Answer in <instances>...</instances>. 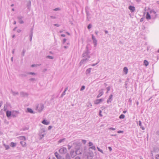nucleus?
Segmentation results:
<instances>
[{
    "label": "nucleus",
    "mask_w": 159,
    "mask_h": 159,
    "mask_svg": "<svg viewBox=\"0 0 159 159\" xmlns=\"http://www.w3.org/2000/svg\"><path fill=\"white\" fill-rule=\"evenodd\" d=\"M50 17L51 18L53 19H55L56 18V17L54 16H50Z\"/></svg>",
    "instance_id": "57"
},
{
    "label": "nucleus",
    "mask_w": 159,
    "mask_h": 159,
    "mask_svg": "<svg viewBox=\"0 0 159 159\" xmlns=\"http://www.w3.org/2000/svg\"><path fill=\"white\" fill-rule=\"evenodd\" d=\"M17 19L19 20V22L20 24H23L24 21L22 20V19L23 18V17L21 16H19L17 17Z\"/></svg>",
    "instance_id": "12"
},
{
    "label": "nucleus",
    "mask_w": 159,
    "mask_h": 159,
    "mask_svg": "<svg viewBox=\"0 0 159 159\" xmlns=\"http://www.w3.org/2000/svg\"><path fill=\"white\" fill-rule=\"evenodd\" d=\"M20 95L22 97H24L28 96V94L24 92H20Z\"/></svg>",
    "instance_id": "11"
},
{
    "label": "nucleus",
    "mask_w": 159,
    "mask_h": 159,
    "mask_svg": "<svg viewBox=\"0 0 159 159\" xmlns=\"http://www.w3.org/2000/svg\"><path fill=\"white\" fill-rule=\"evenodd\" d=\"M98 64V63H97L95 64H92L91 65V66H96L97 64Z\"/></svg>",
    "instance_id": "59"
},
{
    "label": "nucleus",
    "mask_w": 159,
    "mask_h": 159,
    "mask_svg": "<svg viewBox=\"0 0 159 159\" xmlns=\"http://www.w3.org/2000/svg\"><path fill=\"white\" fill-rule=\"evenodd\" d=\"M92 39L94 45V46L96 47L97 44V40L93 34H92Z\"/></svg>",
    "instance_id": "8"
},
{
    "label": "nucleus",
    "mask_w": 159,
    "mask_h": 159,
    "mask_svg": "<svg viewBox=\"0 0 159 159\" xmlns=\"http://www.w3.org/2000/svg\"><path fill=\"white\" fill-rule=\"evenodd\" d=\"M151 16L149 14V12H148L147 13L146 15V18L148 20L151 19Z\"/></svg>",
    "instance_id": "25"
},
{
    "label": "nucleus",
    "mask_w": 159,
    "mask_h": 159,
    "mask_svg": "<svg viewBox=\"0 0 159 159\" xmlns=\"http://www.w3.org/2000/svg\"><path fill=\"white\" fill-rule=\"evenodd\" d=\"M99 93L98 95L97 96V98H99L103 94V89H102L100 90H99Z\"/></svg>",
    "instance_id": "16"
},
{
    "label": "nucleus",
    "mask_w": 159,
    "mask_h": 159,
    "mask_svg": "<svg viewBox=\"0 0 159 159\" xmlns=\"http://www.w3.org/2000/svg\"><path fill=\"white\" fill-rule=\"evenodd\" d=\"M19 113V112L18 111H12V116L14 118L15 117L18 116Z\"/></svg>",
    "instance_id": "10"
},
{
    "label": "nucleus",
    "mask_w": 159,
    "mask_h": 159,
    "mask_svg": "<svg viewBox=\"0 0 159 159\" xmlns=\"http://www.w3.org/2000/svg\"><path fill=\"white\" fill-rule=\"evenodd\" d=\"M111 87L110 86H108L107 87V91H109L110 90Z\"/></svg>",
    "instance_id": "52"
},
{
    "label": "nucleus",
    "mask_w": 159,
    "mask_h": 159,
    "mask_svg": "<svg viewBox=\"0 0 159 159\" xmlns=\"http://www.w3.org/2000/svg\"><path fill=\"white\" fill-rule=\"evenodd\" d=\"M54 26H56L57 27H59V25L58 24H54Z\"/></svg>",
    "instance_id": "61"
},
{
    "label": "nucleus",
    "mask_w": 159,
    "mask_h": 159,
    "mask_svg": "<svg viewBox=\"0 0 159 159\" xmlns=\"http://www.w3.org/2000/svg\"><path fill=\"white\" fill-rule=\"evenodd\" d=\"M93 143H92L90 142V148H91L93 150H95L96 148L95 146H93Z\"/></svg>",
    "instance_id": "21"
},
{
    "label": "nucleus",
    "mask_w": 159,
    "mask_h": 159,
    "mask_svg": "<svg viewBox=\"0 0 159 159\" xmlns=\"http://www.w3.org/2000/svg\"><path fill=\"white\" fill-rule=\"evenodd\" d=\"M123 131H121V130H120V131H117V133H123Z\"/></svg>",
    "instance_id": "56"
},
{
    "label": "nucleus",
    "mask_w": 159,
    "mask_h": 159,
    "mask_svg": "<svg viewBox=\"0 0 159 159\" xmlns=\"http://www.w3.org/2000/svg\"><path fill=\"white\" fill-rule=\"evenodd\" d=\"M59 10V8H56L55 9H54V11H58Z\"/></svg>",
    "instance_id": "58"
},
{
    "label": "nucleus",
    "mask_w": 159,
    "mask_h": 159,
    "mask_svg": "<svg viewBox=\"0 0 159 159\" xmlns=\"http://www.w3.org/2000/svg\"><path fill=\"white\" fill-rule=\"evenodd\" d=\"M128 68L126 67H125L123 70V71L125 73V74H127L128 72Z\"/></svg>",
    "instance_id": "22"
},
{
    "label": "nucleus",
    "mask_w": 159,
    "mask_h": 159,
    "mask_svg": "<svg viewBox=\"0 0 159 159\" xmlns=\"http://www.w3.org/2000/svg\"><path fill=\"white\" fill-rule=\"evenodd\" d=\"M6 114L7 117L9 118L11 116H12V111L8 110L7 111H6Z\"/></svg>",
    "instance_id": "13"
},
{
    "label": "nucleus",
    "mask_w": 159,
    "mask_h": 159,
    "mask_svg": "<svg viewBox=\"0 0 159 159\" xmlns=\"http://www.w3.org/2000/svg\"><path fill=\"white\" fill-rule=\"evenodd\" d=\"M21 30H20V29L18 30L17 31V32L18 33H20L21 32Z\"/></svg>",
    "instance_id": "60"
},
{
    "label": "nucleus",
    "mask_w": 159,
    "mask_h": 159,
    "mask_svg": "<svg viewBox=\"0 0 159 159\" xmlns=\"http://www.w3.org/2000/svg\"><path fill=\"white\" fill-rule=\"evenodd\" d=\"M33 27L31 28L30 31L29 37L30 42H31L32 41V38L33 36Z\"/></svg>",
    "instance_id": "7"
},
{
    "label": "nucleus",
    "mask_w": 159,
    "mask_h": 159,
    "mask_svg": "<svg viewBox=\"0 0 159 159\" xmlns=\"http://www.w3.org/2000/svg\"><path fill=\"white\" fill-rule=\"evenodd\" d=\"M46 58L52 59H53V57L52 56H48L46 57Z\"/></svg>",
    "instance_id": "39"
},
{
    "label": "nucleus",
    "mask_w": 159,
    "mask_h": 159,
    "mask_svg": "<svg viewBox=\"0 0 159 159\" xmlns=\"http://www.w3.org/2000/svg\"><path fill=\"white\" fill-rule=\"evenodd\" d=\"M19 139L22 140H26V138L24 136H21L19 137Z\"/></svg>",
    "instance_id": "28"
},
{
    "label": "nucleus",
    "mask_w": 159,
    "mask_h": 159,
    "mask_svg": "<svg viewBox=\"0 0 159 159\" xmlns=\"http://www.w3.org/2000/svg\"><path fill=\"white\" fill-rule=\"evenodd\" d=\"M88 7H85V10L87 16V19L89 21V11H88Z\"/></svg>",
    "instance_id": "17"
},
{
    "label": "nucleus",
    "mask_w": 159,
    "mask_h": 159,
    "mask_svg": "<svg viewBox=\"0 0 159 159\" xmlns=\"http://www.w3.org/2000/svg\"><path fill=\"white\" fill-rule=\"evenodd\" d=\"M67 151V150L66 148H65L63 147V148H60L59 150V151L60 153L61 154H63L66 153Z\"/></svg>",
    "instance_id": "6"
},
{
    "label": "nucleus",
    "mask_w": 159,
    "mask_h": 159,
    "mask_svg": "<svg viewBox=\"0 0 159 159\" xmlns=\"http://www.w3.org/2000/svg\"><path fill=\"white\" fill-rule=\"evenodd\" d=\"M52 128V125H50L48 126V129L50 130Z\"/></svg>",
    "instance_id": "50"
},
{
    "label": "nucleus",
    "mask_w": 159,
    "mask_h": 159,
    "mask_svg": "<svg viewBox=\"0 0 159 159\" xmlns=\"http://www.w3.org/2000/svg\"><path fill=\"white\" fill-rule=\"evenodd\" d=\"M139 125L143 130H144L145 129L144 127L142 125V122L140 120L139 121Z\"/></svg>",
    "instance_id": "26"
},
{
    "label": "nucleus",
    "mask_w": 159,
    "mask_h": 159,
    "mask_svg": "<svg viewBox=\"0 0 159 159\" xmlns=\"http://www.w3.org/2000/svg\"><path fill=\"white\" fill-rule=\"evenodd\" d=\"M27 111L30 113H34V111L31 108H28L27 109Z\"/></svg>",
    "instance_id": "24"
},
{
    "label": "nucleus",
    "mask_w": 159,
    "mask_h": 159,
    "mask_svg": "<svg viewBox=\"0 0 159 159\" xmlns=\"http://www.w3.org/2000/svg\"><path fill=\"white\" fill-rule=\"evenodd\" d=\"M113 95L111 94L109 97L108 98L107 100V102L108 103L109 102H111L112 100Z\"/></svg>",
    "instance_id": "14"
},
{
    "label": "nucleus",
    "mask_w": 159,
    "mask_h": 159,
    "mask_svg": "<svg viewBox=\"0 0 159 159\" xmlns=\"http://www.w3.org/2000/svg\"><path fill=\"white\" fill-rule=\"evenodd\" d=\"M104 100V99L103 98L100 99H97L94 102L95 104H98L102 102Z\"/></svg>",
    "instance_id": "9"
},
{
    "label": "nucleus",
    "mask_w": 159,
    "mask_h": 159,
    "mask_svg": "<svg viewBox=\"0 0 159 159\" xmlns=\"http://www.w3.org/2000/svg\"><path fill=\"white\" fill-rule=\"evenodd\" d=\"M128 81H126L125 83V88L126 89H127V84H128Z\"/></svg>",
    "instance_id": "45"
},
{
    "label": "nucleus",
    "mask_w": 159,
    "mask_h": 159,
    "mask_svg": "<svg viewBox=\"0 0 159 159\" xmlns=\"http://www.w3.org/2000/svg\"><path fill=\"white\" fill-rule=\"evenodd\" d=\"M85 88V86H84V85H83L81 89H80V91H82L83 90H84Z\"/></svg>",
    "instance_id": "44"
},
{
    "label": "nucleus",
    "mask_w": 159,
    "mask_h": 159,
    "mask_svg": "<svg viewBox=\"0 0 159 159\" xmlns=\"http://www.w3.org/2000/svg\"><path fill=\"white\" fill-rule=\"evenodd\" d=\"M20 143L24 147H25L26 146V143L24 141L20 142Z\"/></svg>",
    "instance_id": "31"
},
{
    "label": "nucleus",
    "mask_w": 159,
    "mask_h": 159,
    "mask_svg": "<svg viewBox=\"0 0 159 159\" xmlns=\"http://www.w3.org/2000/svg\"><path fill=\"white\" fill-rule=\"evenodd\" d=\"M55 155L57 159H62V157L58 154L57 152H55Z\"/></svg>",
    "instance_id": "15"
},
{
    "label": "nucleus",
    "mask_w": 159,
    "mask_h": 159,
    "mask_svg": "<svg viewBox=\"0 0 159 159\" xmlns=\"http://www.w3.org/2000/svg\"><path fill=\"white\" fill-rule=\"evenodd\" d=\"M93 153L92 152L90 151V157H93Z\"/></svg>",
    "instance_id": "48"
},
{
    "label": "nucleus",
    "mask_w": 159,
    "mask_h": 159,
    "mask_svg": "<svg viewBox=\"0 0 159 159\" xmlns=\"http://www.w3.org/2000/svg\"><path fill=\"white\" fill-rule=\"evenodd\" d=\"M29 129V127H24L22 129H21V130H23V131H25L26 130L28 129Z\"/></svg>",
    "instance_id": "36"
},
{
    "label": "nucleus",
    "mask_w": 159,
    "mask_h": 159,
    "mask_svg": "<svg viewBox=\"0 0 159 159\" xmlns=\"http://www.w3.org/2000/svg\"><path fill=\"white\" fill-rule=\"evenodd\" d=\"M20 75L22 77H26L27 75L25 74H22Z\"/></svg>",
    "instance_id": "40"
},
{
    "label": "nucleus",
    "mask_w": 159,
    "mask_h": 159,
    "mask_svg": "<svg viewBox=\"0 0 159 159\" xmlns=\"http://www.w3.org/2000/svg\"><path fill=\"white\" fill-rule=\"evenodd\" d=\"M108 148L109 149V151L111 152V151L112 150V148L111 147H108Z\"/></svg>",
    "instance_id": "55"
},
{
    "label": "nucleus",
    "mask_w": 159,
    "mask_h": 159,
    "mask_svg": "<svg viewBox=\"0 0 159 159\" xmlns=\"http://www.w3.org/2000/svg\"><path fill=\"white\" fill-rule=\"evenodd\" d=\"M12 93L14 95H16L18 94V93L17 92H14L13 91H12Z\"/></svg>",
    "instance_id": "38"
},
{
    "label": "nucleus",
    "mask_w": 159,
    "mask_h": 159,
    "mask_svg": "<svg viewBox=\"0 0 159 159\" xmlns=\"http://www.w3.org/2000/svg\"><path fill=\"white\" fill-rule=\"evenodd\" d=\"M82 141L83 143L84 144H85L86 143V141L85 140H82Z\"/></svg>",
    "instance_id": "54"
},
{
    "label": "nucleus",
    "mask_w": 159,
    "mask_h": 159,
    "mask_svg": "<svg viewBox=\"0 0 159 159\" xmlns=\"http://www.w3.org/2000/svg\"><path fill=\"white\" fill-rule=\"evenodd\" d=\"M66 40V39H63V41H62V43H65Z\"/></svg>",
    "instance_id": "53"
},
{
    "label": "nucleus",
    "mask_w": 159,
    "mask_h": 159,
    "mask_svg": "<svg viewBox=\"0 0 159 159\" xmlns=\"http://www.w3.org/2000/svg\"><path fill=\"white\" fill-rule=\"evenodd\" d=\"M25 52H26V50L25 49H23L22 52L21 54V56L22 57H24L25 56Z\"/></svg>",
    "instance_id": "35"
},
{
    "label": "nucleus",
    "mask_w": 159,
    "mask_h": 159,
    "mask_svg": "<svg viewBox=\"0 0 159 159\" xmlns=\"http://www.w3.org/2000/svg\"><path fill=\"white\" fill-rule=\"evenodd\" d=\"M74 153V151L73 150H71L70 152V154L71 156L73 157H74V156L73 155V153Z\"/></svg>",
    "instance_id": "32"
},
{
    "label": "nucleus",
    "mask_w": 159,
    "mask_h": 159,
    "mask_svg": "<svg viewBox=\"0 0 159 159\" xmlns=\"http://www.w3.org/2000/svg\"><path fill=\"white\" fill-rule=\"evenodd\" d=\"M150 13L151 14H153L154 15V17L155 18H156L157 16V15L156 14V12L153 10H152L151 11H150Z\"/></svg>",
    "instance_id": "19"
},
{
    "label": "nucleus",
    "mask_w": 159,
    "mask_h": 159,
    "mask_svg": "<svg viewBox=\"0 0 159 159\" xmlns=\"http://www.w3.org/2000/svg\"><path fill=\"white\" fill-rule=\"evenodd\" d=\"M72 147V145H70L69 144L68 145V148L69 150H70Z\"/></svg>",
    "instance_id": "47"
},
{
    "label": "nucleus",
    "mask_w": 159,
    "mask_h": 159,
    "mask_svg": "<svg viewBox=\"0 0 159 159\" xmlns=\"http://www.w3.org/2000/svg\"><path fill=\"white\" fill-rule=\"evenodd\" d=\"M125 117V116L123 114H121L119 117V118L120 119H123Z\"/></svg>",
    "instance_id": "34"
},
{
    "label": "nucleus",
    "mask_w": 159,
    "mask_h": 159,
    "mask_svg": "<svg viewBox=\"0 0 159 159\" xmlns=\"http://www.w3.org/2000/svg\"><path fill=\"white\" fill-rule=\"evenodd\" d=\"M66 159H70V156H68V157L67 156L66 157Z\"/></svg>",
    "instance_id": "62"
},
{
    "label": "nucleus",
    "mask_w": 159,
    "mask_h": 159,
    "mask_svg": "<svg viewBox=\"0 0 159 159\" xmlns=\"http://www.w3.org/2000/svg\"><path fill=\"white\" fill-rule=\"evenodd\" d=\"M97 148L98 149V150L100 152H101L102 153H103V151H102V150L100 149V148H98V147H97Z\"/></svg>",
    "instance_id": "42"
},
{
    "label": "nucleus",
    "mask_w": 159,
    "mask_h": 159,
    "mask_svg": "<svg viewBox=\"0 0 159 159\" xmlns=\"http://www.w3.org/2000/svg\"><path fill=\"white\" fill-rule=\"evenodd\" d=\"M3 146L5 148L6 150H8L9 149L10 147L8 145H6L4 143L3 144Z\"/></svg>",
    "instance_id": "29"
},
{
    "label": "nucleus",
    "mask_w": 159,
    "mask_h": 159,
    "mask_svg": "<svg viewBox=\"0 0 159 159\" xmlns=\"http://www.w3.org/2000/svg\"><path fill=\"white\" fill-rule=\"evenodd\" d=\"M66 140L65 138H63L62 139H60L58 141V143H61L63 142H64Z\"/></svg>",
    "instance_id": "33"
},
{
    "label": "nucleus",
    "mask_w": 159,
    "mask_h": 159,
    "mask_svg": "<svg viewBox=\"0 0 159 159\" xmlns=\"http://www.w3.org/2000/svg\"><path fill=\"white\" fill-rule=\"evenodd\" d=\"M156 159H159V155H158L156 157Z\"/></svg>",
    "instance_id": "64"
},
{
    "label": "nucleus",
    "mask_w": 159,
    "mask_h": 159,
    "mask_svg": "<svg viewBox=\"0 0 159 159\" xmlns=\"http://www.w3.org/2000/svg\"><path fill=\"white\" fill-rule=\"evenodd\" d=\"M45 130L44 129H41L40 131V139H42L44 136Z\"/></svg>",
    "instance_id": "5"
},
{
    "label": "nucleus",
    "mask_w": 159,
    "mask_h": 159,
    "mask_svg": "<svg viewBox=\"0 0 159 159\" xmlns=\"http://www.w3.org/2000/svg\"><path fill=\"white\" fill-rule=\"evenodd\" d=\"M27 74L32 75H36L35 73L34 72H27Z\"/></svg>",
    "instance_id": "37"
},
{
    "label": "nucleus",
    "mask_w": 159,
    "mask_h": 159,
    "mask_svg": "<svg viewBox=\"0 0 159 159\" xmlns=\"http://www.w3.org/2000/svg\"><path fill=\"white\" fill-rule=\"evenodd\" d=\"M16 145V143L13 142H11L10 144V146L12 147H14Z\"/></svg>",
    "instance_id": "27"
},
{
    "label": "nucleus",
    "mask_w": 159,
    "mask_h": 159,
    "mask_svg": "<svg viewBox=\"0 0 159 159\" xmlns=\"http://www.w3.org/2000/svg\"><path fill=\"white\" fill-rule=\"evenodd\" d=\"M99 115L100 116H102V111L101 110H99Z\"/></svg>",
    "instance_id": "51"
},
{
    "label": "nucleus",
    "mask_w": 159,
    "mask_h": 159,
    "mask_svg": "<svg viewBox=\"0 0 159 159\" xmlns=\"http://www.w3.org/2000/svg\"><path fill=\"white\" fill-rule=\"evenodd\" d=\"M75 159H80V158L79 157H76Z\"/></svg>",
    "instance_id": "63"
},
{
    "label": "nucleus",
    "mask_w": 159,
    "mask_h": 159,
    "mask_svg": "<svg viewBox=\"0 0 159 159\" xmlns=\"http://www.w3.org/2000/svg\"><path fill=\"white\" fill-rule=\"evenodd\" d=\"M143 64H144V65H145L146 66H147L148 65L149 63H148V62L146 60H145L144 61Z\"/></svg>",
    "instance_id": "30"
},
{
    "label": "nucleus",
    "mask_w": 159,
    "mask_h": 159,
    "mask_svg": "<svg viewBox=\"0 0 159 159\" xmlns=\"http://www.w3.org/2000/svg\"><path fill=\"white\" fill-rule=\"evenodd\" d=\"M44 108L43 104L41 103L37 107V109L39 112H41Z\"/></svg>",
    "instance_id": "4"
},
{
    "label": "nucleus",
    "mask_w": 159,
    "mask_h": 159,
    "mask_svg": "<svg viewBox=\"0 0 159 159\" xmlns=\"http://www.w3.org/2000/svg\"><path fill=\"white\" fill-rule=\"evenodd\" d=\"M66 91H64L62 93L61 95V98L63 97L66 94Z\"/></svg>",
    "instance_id": "41"
},
{
    "label": "nucleus",
    "mask_w": 159,
    "mask_h": 159,
    "mask_svg": "<svg viewBox=\"0 0 159 159\" xmlns=\"http://www.w3.org/2000/svg\"><path fill=\"white\" fill-rule=\"evenodd\" d=\"M108 129L109 130H115L116 129L115 128H112V127H110V128H109Z\"/></svg>",
    "instance_id": "46"
},
{
    "label": "nucleus",
    "mask_w": 159,
    "mask_h": 159,
    "mask_svg": "<svg viewBox=\"0 0 159 159\" xmlns=\"http://www.w3.org/2000/svg\"><path fill=\"white\" fill-rule=\"evenodd\" d=\"M129 9L132 12H133L135 10V7L134 6H130L129 7Z\"/></svg>",
    "instance_id": "18"
},
{
    "label": "nucleus",
    "mask_w": 159,
    "mask_h": 159,
    "mask_svg": "<svg viewBox=\"0 0 159 159\" xmlns=\"http://www.w3.org/2000/svg\"><path fill=\"white\" fill-rule=\"evenodd\" d=\"M29 80L30 81H35L36 80L34 78H31L30 79H29Z\"/></svg>",
    "instance_id": "49"
},
{
    "label": "nucleus",
    "mask_w": 159,
    "mask_h": 159,
    "mask_svg": "<svg viewBox=\"0 0 159 159\" xmlns=\"http://www.w3.org/2000/svg\"><path fill=\"white\" fill-rule=\"evenodd\" d=\"M89 148L88 150H87L86 147H85L84 148V157L87 159H89Z\"/></svg>",
    "instance_id": "3"
},
{
    "label": "nucleus",
    "mask_w": 159,
    "mask_h": 159,
    "mask_svg": "<svg viewBox=\"0 0 159 159\" xmlns=\"http://www.w3.org/2000/svg\"><path fill=\"white\" fill-rule=\"evenodd\" d=\"M88 45L86 47L87 51L85 52L82 55V59L80 62V65H82V64L86 62L87 61H88V59L89 57V53L88 52Z\"/></svg>",
    "instance_id": "1"
},
{
    "label": "nucleus",
    "mask_w": 159,
    "mask_h": 159,
    "mask_svg": "<svg viewBox=\"0 0 159 159\" xmlns=\"http://www.w3.org/2000/svg\"><path fill=\"white\" fill-rule=\"evenodd\" d=\"M42 123L44 125H48L49 124V121H47V120H44L42 121Z\"/></svg>",
    "instance_id": "23"
},
{
    "label": "nucleus",
    "mask_w": 159,
    "mask_h": 159,
    "mask_svg": "<svg viewBox=\"0 0 159 159\" xmlns=\"http://www.w3.org/2000/svg\"><path fill=\"white\" fill-rule=\"evenodd\" d=\"M82 143H81L77 141L73 143V145L75 147L76 151L75 153L76 154L79 155L82 153L81 152L78 153V152L80 150V147L81 146Z\"/></svg>",
    "instance_id": "2"
},
{
    "label": "nucleus",
    "mask_w": 159,
    "mask_h": 159,
    "mask_svg": "<svg viewBox=\"0 0 159 159\" xmlns=\"http://www.w3.org/2000/svg\"><path fill=\"white\" fill-rule=\"evenodd\" d=\"M86 74L88 75L89 74V68H88L86 71Z\"/></svg>",
    "instance_id": "43"
},
{
    "label": "nucleus",
    "mask_w": 159,
    "mask_h": 159,
    "mask_svg": "<svg viewBox=\"0 0 159 159\" xmlns=\"http://www.w3.org/2000/svg\"><path fill=\"white\" fill-rule=\"evenodd\" d=\"M31 1L29 0V1H28L27 3V7L28 8V9H30V7H31Z\"/></svg>",
    "instance_id": "20"
}]
</instances>
